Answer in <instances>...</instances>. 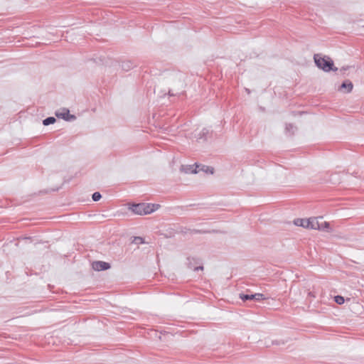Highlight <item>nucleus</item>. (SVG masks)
I'll return each instance as SVG.
<instances>
[{"label": "nucleus", "instance_id": "f257e3e1", "mask_svg": "<svg viewBox=\"0 0 364 364\" xmlns=\"http://www.w3.org/2000/svg\"><path fill=\"white\" fill-rule=\"evenodd\" d=\"M314 59L316 66L325 72L338 70V68L333 65V61L328 56L323 57L321 54H315Z\"/></svg>", "mask_w": 364, "mask_h": 364}, {"label": "nucleus", "instance_id": "f03ea898", "mask_svg": "<svg viewBox=\"0 0 364 364\" xmlns=\"http://www.w3.org/2000/svg\"><path fill=\"white\" fill-rule=\"evenodd\" d=\"M159 204L151 203H138L133 204L130 209L132 212L137 215H147L153 213L159 208Z\"/></svg>", "mask_w": 364, "mask_h": 364}, {"label": "nucleus", "instance_id": "7ed1b4c3", "mask_svg": "<svg viewBox=\"0 0 364 364\" xmlns=\"http://www.w3.org/2000/svg\"><path fill=\"white\" fill-rule=\"evenodd\" d=\"M55 116L58 118H62L66 121H72L76 119V117L73 114H70V111L68 109H63L62 111H57Z\"/></svg>", "mask_w": 364, "mask_h": 364}, {"label": "nucleus", "instance_id": "20e7f679", "mask_svg": "<svg viewBox=\"0 0 364 364\" xmlns=\"http://www.w3.org/2000/svg\"><path fill=\"white\" fill-rule=\"evenodd\" d=\"M92 269L96 271L107 270L110 268V264L102 261H95L92 264Z\"/></svg>", "mask_w": 364, "mask_h": 364}, {"label": "nucleus", "instance_id": "39448f33", "mask_svg": "<svg viewBox=\"0 0 364 364\" xmlns=\"http://www.w3.org/2000/svg\"><path fill=\"white\" fill-rule=\"evenodd\" d=\"M322 217L309 218V229L318 230L319 228V219Z\"/></svg>", "mask_w": 364, "mask_h": 364}, {"label": "nucleus", "instance_id": "423d86ee", "mask_svg": "<svg viewBox=\"0 0 364 364\" xmlns=\"http://www.w3.org/2000/svg\"><path fill=\"white\" fill-rule=\"evenodd\" d=\"M199 263L198 261L194 258H188L187 265L188 268L193 269L194 271H198L199 269H203V267L202 265L195 266L194 264Z\"/></svg>", "mask_w": 364, "mask_h": 364}, {"label": "nucleus", "instance_id": "0eeeda50", "mask_svg": "<svg viewBox=\"0 0 364 364\" xmlns=\"http://www.w3.org/2000/svg\"><path fill=\"white\" fill-rule=\"evenodd\" d=\"M200 168V166L198 165H196V168H194L193 166L188 165V166H182L181 168V170L186 173H197L198 172H199V171H198V168Z\"/></svg>", "mask_w": 364, "mask_h": 364}, {"label": "nucleus", "instance_id": "6e6552de", "mask_svg": "<svg viewBox=\"0 0 364 364\" xmlns=\"http://www.w3.org/2000/svg\"><path fill=\"white\" fill-rule=\"evenodd\" d=\"M294 224L309 229V219L296 218L294 220Z\"/></svg>", "mask_w": 364, "mask_h": 364}, {"label": "nucleus", "instance_id": "1a4fd4ad", "mask_svg": "<svg viewBox=\"0 0 364 364\" xmlns=\"http://www.w3.org/2000/svg\"><path fill=\"white\" fill-rule=\"evenodd\" d=\"M353 87V83L347 80L344 81L341 85L340 86L339 90H342L343 89H346V92L349 93L352 91Z\"/></svg>", "mask_w": 364, "mask_h": 364}, {"label": "nucleus", "instance_id": "9d476101", "mask_svg": "<svg viewBox=\"0 0 364 364\" xmlns=\"http://www.w3.org/2000/svg\"><path fill=\"white\" fill-rule=\"evenodd\" d=\"M318 230H323L326 232H331L330 223L328 222L319 223Z\"/></svg>", "mask_w": 364, "mask_h": 364}, {"label": "nucleus", "instance_id": "9b49d317", "mask_svg": "<svg viewBox=\"0 0 364 364\" xmlns=\"http://www.w3.org/2000/svg\"><path fill=\"white\" fill-rule=\"evenodd\" d=\"M55 121H56V119L55 117H47L46 119H43V124L44 126H48V125L54 124L55 122Z\"/></svg>", "mask_w": 364, "mask_h": 364}, {"label": "nucleus", "instance_id": "f8f14e48", "mask_svg": "<svg viewBox=\"0 0 364 364\" xmlns=\"http://www.w3.org/2000/svg\"><path fill=\"white\" fill-rule=\"evenodd\" d=\"M200 166V168L198 169V171H203L207 173H210V174H213V167H210V166Z\"/></svg>", "mask_w": 364, "mask_h": 364}, {"label": "nucleus", "instance_id": "ddd939ff", "mask_svg": "<svg viewBox=\"0 0 364 364\" xmlns=\"http://www.w3.org/2000/svg\"><path fill=\"white\" fill-rule=\"evenodd\" d=\"M209 134V130L208 129H203L198 134V139H202L204 138V140H206V136Z\"/></svg>", "mask_w": 364, "mask_h": 364}, {"label": "nucleus", "instance_id": "4468645a", "mask_svg": "<svg viewBox=\"0 0 364 364\" xmlns=\"http://www.w3.org/2000/svg\"><path fill=\"white\" fill-rule=\"evenodd\" d=\"M254 297H255V294H240V298L242 301L252 300V299H254Z\"/></svg>", "mask_w": 364, "mask_h": 364}, {"label": "nucleus", "instance_id": "2eb2a0df", "mask_svg": "<svg viewBox=\"0 0 364 364\" xmlns=\"http://www.w3.org/2000/svg\"><path fill=\"white\" fill-rule=\"evenodd\" d=\"M334 301L338 304H343L345 302V299L342 296H336L334 297Z\"/></svg>", "mask_w": 364, "mask_h": 364}, {"label": "nucleus", "instance_id": "dca6fc26", "mask_svg": "<svg viewBox=\"0 0 364 364\" xmlns=\"http://www.w3.org/2000/svg\"><path fill=\"white\" fill-rule=\"evenodd\" d=\"M296 129V128L292 124H289L286 126V131L288 132H291V134H294Z\"/></svg>", "mask_w": 364, "mask_h": 364}, {"label": "nucleus", "instance_id": "f3484780", "mask_svg": "<svg viewBox=\"0 0 364 364\" xmlns=\"http://www.w3.org/2000/svg\"><path fill=\"white\" fill-rule=\"evenodd\" d=\"M101 198L102 196L99 192H95L92 196V198L94 201H98Z\"/></svg>", "mask_w": 364, "mask_h": 364}, {"label": "nucleus", "instance_id": "a211bd4d", "mask_svg": "<svg viewBox=\"0 0 364 364\" xmlns=\"http://www.w3.org/2000/svg\"><path fill=\"white\" fill-rule=\"evenodd\" d=\"M122 67L124 70H129L132 68V64L129 62L123 63Z\"/></svg>", "mask_w": 364, "mask_h": 364}, {"label": "nucleus", "instance_id": "6ab92c4d", "mask_svg": "<svg viewBox=\"0 0 364 364\" xmlns=\"http://www.w3.org/2000/svg\"><path fill=\"white\" fill-rule=\"evenodd\" d=\"M264 294H255V297H254V299L257 300V301H259V300H263L264 299Z\"/></svg>", "mask_w": 364, "mask_h": 364}, {"label": "nucleus", "instance_id": "aec40b11", "mask_svg": "<svg viewBox=\"0 0 364 364\" xmlns=\"http://www.w3.org/2000/svg\"><path fill=\"white\" fill-rule=\"evenodd\" d=\"M134 242L136 244H141V243H144V240L141 237H135Z\"/></svg>", "mask_w": 364, "mask_h": 364}, {"label": "nucleus", "instance_id": "412c9836", "mask_svg": "<svg viewBox=\"0 0 364 364\" xmlns=\"http://www.w3.org/2000/svg\"><path fill=\"white\" fill-rule=\"evenodd\" d=\"M168 93L170 96H174L178 94V92H173V90H169Z\"/></svg>", "mask_w": 364, "mask_h": 364}, {"label": "nucleus", "instance_id": "4be33fe9", "mask_svg": "<svg viewBox=\"0 0 364 364\" xmlns=\"http://www.w3.org/2000/svg\"><path fill=\"white\" fill-rule=\"evenodd\" d=\"M350 67L347 66V67H343L342 68H341L340 71L341 73H342L343 74L345 73V71L348 69Z\"/></svg>", "mask_w": 364, "mask_h": 364}, {"label": "nucleus", "instance_id": "5701e85b", "mask_svg": "<svg viewBox=\"0 0 364 364\" xmlns=\"http://www.w3.org/2000/svg\"><path fill=\"white\" fill-rule=\"evenodd\" d=\"M309 296H314V297L315 296L313 294V293H311V292H309Z\"/></svg>", "mask_w": 364, "mask_h": 364}]
</instances>
